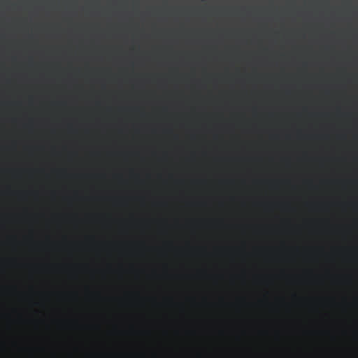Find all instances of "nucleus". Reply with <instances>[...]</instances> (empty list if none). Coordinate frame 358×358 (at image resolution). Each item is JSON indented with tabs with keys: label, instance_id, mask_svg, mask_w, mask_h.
<instances>
[{
	"label": "nucleus",
	"instance_id": "1",
	"mask_svg": "<svg viewBox=\"0 0 358 358\" xmlns=\"http://www.w3.org/2000/svg\"><path fill=\"white\" fill-rule=\"evenodd\" d=\"M297 135L299 138L304 137L301 132H298Z\"/></svg>",
	"mask_w": 358,
	"mask_h": 358
},
{
	"label": "nucleus",
	"instance_id": "2",
	"mask_svg": "<svg viewBox=\"0 0 358 358\" xmlns=\"http://www.w3.org/2000/svg\"><path fill=\"white\" fill-rule=\"evenodd\" d=\"M272 137H273V138H277L278 136H276V135H273V136H272Z\"/></svg>",
	"mask_w": 358,
	"mask_h": 358
},
{
	"label": "nucleus",
	"instance_id": "3",
	"mask_svg": "<svg viewBox=\"0 0 358 358\" xmlns=\"http://www.w3.org/2000/svg\"><path fill=\"white\" fill-rule=\"evenodd\" d=\"M357 137H358V136H357Z\"/></svg>",
	"mask_w": 358,
	"mask_h": 358
}]
</instances>
